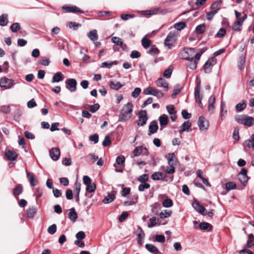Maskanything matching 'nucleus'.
Wrapping results in <instances>:
<instances>
[{"label":"nucleus","mask_w":254,"mask_h":254,"mask_svg":"<svg viewBox=\"0 0 254 254\" xmlns=\"http://www.w3.org/2000/svg\"><path fill=\"white\" fill-rule=\"evenodd\" d=\"M124 86L123 84H122L120 82L117 81L114 82L113 81H110V87L111 88L115 90H118L121 88H122Z\"/></svg>","instance_id":"29"},{"label":"nucleus","mask_w":254,"mask_h":254,"mask_svg":"<svg viewBox=\"0 0 254 254\" xmlns=\"http://www.w3.org/2000/svg\"><path fill=\"white\" fill-rule=\"evenodd\" d=\"M125 161V157L123 155L118 156L116 158V163L118 165H123L124 166Z\"/></svg>","instance_id":"59"},{"label":"nucleus","mask_w":254,"mask_h":254,"mask_svg":"<svg viewBox=\"0 0 254 254\" xmlns=\"http://www.w3.org/2000/svg\"><path fill=\"white\" fill-rule=\"evenodd\" d=\"M197 125L201 132H206L209 126V121L203 116L198 118Z\"/></svg>","instance_id":"5"},{"label":"nucleus","mask_w":254,"mask_h":254,"mask_svg":"<svg viewBox=\"0 0 254 254\" xmlns=\"http://www.w3.org/2000/svg\"><path fill=\"white\" fill-rule=\"evenodd\" d=\"M159 121L160 125V129L162 130L164 127L168 125L169 120L167 115L163 114L159 118Z\"/></svg>","instance_id":"16"},{"label":"nucleus","mask_w":254,"mask_h":254,"mask_svg":"<svg viewBox=\"0 0 254 254\" xmlns=\"http://www.w3.org/2000/svg\"><path fill=\"white\" fill-rule=\"evenodd\" d=\"M81 189V184L80 183L76 182L74 184V191L75 192V194H79Z\"/></svg>","instance_id":"62"},{"label":"nucleus","mask_w":254,"mask_h":254,"mask_svg":"<svg viewBox=\"0 0 254 254\" xmlns=\"http://www.w3.org/2000/svg\"><path fill=\"white\" fill-rule=\"evenodd\" d=\"M173 204V201L170 198H167L165 199L162 205L164 207L168 208L171 207Z\"/></svg>","instance_id":"48"},{"label":"nucleus","mask_w":254,"mask_h":254,"mask_svg":"<svg viewBox=\"0 0 254 254\" xmlns=\"http://www.w3.org/2000/svg\"><path fill=\"white\" fill-rule=\"evenodd\" d=\"M205 28V25L201 24L196 26L195 31L197 34H202L204 32Z\"/></svg>","instance_id":"39"},{"label":"nucleus","mask_w":254,"mask_h":254,"mask_svg":"<svg viewBox=\"0 0 254 254\" xmlns=\"http://www.w3.org/2000/svg\"><path fill=\"white\" fill-rule=\"evenodd\" d=\"M246 143L249 148L253 147L254 146V134L251 135L250 139L247 140Z\"/></svg>","instance_id":"54"},{"label":"nucleus","mask_w":254,"mask_h":254,"mask_svg":"<svg viewBox=\"0 0 254 254\" xmlns=\"http://www.w3.org/2000/svg\"><path fill=\"white\" fill-rule=\"evenodd\" d=\"M37 213V209L35 206L28 208L26 211V214L28 218H33Z\"/></svg>","instance_id":"28"},{"label":"nucleus","mask_w":254,"mask_h":254,"mask_svg":"<svg viewBox=\"0 0 254 254\" xmlns=\"http://www.w3.org/2000/svg\"><path fill=\"white\" fill-rule=\"evenodd\" d=\"M57 231V225L54 224L48 228V232L51 235H54Z\"/></svg>","instance_id":"57"},{"label":"nucleus","mask_w":254,"mask_h":254,"mask_svg":"<svg viewBox=\"0 0 254 254\" xmlns=\"http://www.w3.org/2000/svg\"><path fill=\"white\" fill-rule=\"evenodd\" d=\"M168 155V162L169 166L175 167L176 157L174 153H169Z\"/></svg>","instance_id":"27"},{"label":"nucleus","mask_w":254,"mask_h":254,"mask_svg":"<svg viewBox=\"0 0 254 254\" xmlns=\"http://www.w3.org/2000/svg\"><path fill=\"white\" fill-rule=\"evenodd\" d=\"M112 41L113 43L117 45L120 46H125L126 47V45L123 44V42L122 40L117 37H113L112 39Z\"/></svg>","instance_id":"41"},{"label":"nucleus","mask_w":254,"mask_h":254,"mask_svg":"<svg viewBox=\"0 0 254 254\" xmlns=\"http://www.w3.org/2000/svg\"><path fill=\"white\" fill-rule=\"evenodd\" d=\"M246 106L247 105L245 103H240L236 106V110L237 112H241L246 108Z\"/></svg>","instance_id":"58"},{"label":"nucleus","mask_w":254,"mask_h":254,"mask_svg":"<svg viewBox=\"0 0 254 254\" xmlns=\"http://www.w3.org/2000/svg\"><path fill=\"white\" fill-rule=\"evenodd\" d=\"M26 175L31 186H36L38 184V179L35 177L34 174L27 171Z\"/></svg>","instance_id":"18"},{"label":"nucleus","mask_w":254,"mask_h":254,"mask_svg":"<svg viewBox=\"0 0 254 254\" xmlns=\"http://www.w3.org/2000/svg\"><path fill=\"white\" fill-rule=\"evenodd\" d=\"M13 84L14 81L12 79L6 77L2 78L0 81V86L1 87H4L5 89H9L11 88Z\"/></svg>","instance_id":"11"},{"label":"nucleus","mask_w":254,"mask_h":254,"mask_svg":"<svg viewBox=\"0 0 254 254\" xmlns=\"http://www.w3.org/2000/svg\"><path fill=\"white\" fill-rule=\"evenodd\" d=\"M149 179L148 175V174H143L142 175L140 176L138 179L137 180L142 183H145L146 181H147Z\"/></svg>","instance_id":"56"},{"label":"nucleus","mask_w":254,"mask_h":254,"mask_svg":"<svg viewBox=\"0 0 254 254\" xmlns=\"http://www.w3.org/2000/svg\"><path fill=\"white\" fill-rule=\"evenodd\" d=\"M162 174L159 172L153 173L151 176L152 179L154 181L161 180Z\"/></svg>","instance_id":"47"},{"label":"nucleus","mask_w":254,"mask_h":254,"mask_svg":"<svg viewBox=\"0 0 254 254\" xmlns=\"http://www.w3.org/2000/svg\"><path fill=\"white\" fill-rule=\"evenodd\" d=\"M141 44L144 48L147 49L150 46L151 41L150 40L143 37L141 40Z\"/></svg>","instance_id":"45"},{"label":"nucleus","mask_w":254,"mask_h":254,"mask_svg":"<svg viewBox=\"0 0 254 254\" xmlns=\"http://www.w3.org/2000/svg\"><path fill=\"white\" fill-rule=\"evenodd\" d=\"M100 108V105L98 103L94 104L93 105L88 106V109L90 111L93 113L96 112Z\"/></svg>","instance_id":"53"},{"label":"nucleus","mask_w":254,"mask_h":254,"mask_svg":"<svg viewBox=\"0 0 254 254\" xmlns=\"http://www.w3.org/2000/svg\"><path fill=\"white\" fill-rule=\"evenodd\" d=\"M68 215L69 219L73 222H75L78 218L77 214L73 207L69 209Z\"/></svg>","instance_id":"23"},{"label":"nucleus","mask_w":254,"mask_h":254,"mask_svg":"<svg viewBox=\"0 0 254 254\" xmlns=\"http://www.w3.org/2000/svg\"><path fill=\"white\" fill-rule=\"evenodd\" d=\"M147 53L152 56H157L159 53V50L155 45H153Z\"/></svg>","instance_id":"37"},{"label":"nucleus","mask_w":254,"mask_h":254,"mask_svg":"<svg viewBox=\"0 0 254 254\" xmlns=\"http://www.w3.org/2000/svg\"><path fill=\"white\" fill-rule=\"evenodd\" d=\"M118 64V61H114L113 62H105L101 64V67L102 68L106 67L108 68H110L112 65H117Z\"/></svg>","instance_id":"31"},{"label":"nucleus","mask_w":254,"mask_h":254,"mask_svg":"<svg viewBox=\"0 0 254 254\" xmlns=\"http://www.w3.org/2000/svg\"><path fill=\"white\" fill-rule=\"evenodd\" d=\"M21 115H22V112L21 111V110H19V109H17L15 111V112L14 113V115H13L14 120L15 121L18 122L20 119Z\"/></svg>","instance_id":"51"},{"label":"nucleus","mask_w":254,"mask_h":254,"mask_svg":"<svg viewBox=\"0 0 254 254\" xmlns=\"http://www.w3.org/2000/svg\"><path fill=\"white\" fill-rule=\"evenodd\" d=\"M238 179L239 180L241 184H242L244 186H246L247 184L248 183V181L249 179V178L248 176H242L238 175Z\"/></svg>","instance_id":"42"},{"label":"nucleus","mask_w":254,"mask_h":254,"mask_svg":"<svg viewBox=\"0 0 254 254\" xmlns=\"http://www.w3.org/2000/svg\"><path fill=\"white\" fill-rule=\"evenodd\" d=\"M254 236L253 234H250L248 236V240L247 242V247L249 248H251L253 246H254Z\"/></svg>","instance_id":"38"},{"label":"nucleus","mask_w":254,"mask_h":254,"mask_svg":"<svg viewBox=\"0 0 254 254\" xmlns=\"http://www.w3.org/2000/svg\"><path fill=\"white\" fill-rule=\"evenodd\" d=\"M202 230H207L208 232H210L212 230V226L207 222H200L199 224V228Z\"/></svg>","instance_id":"22"},{"label":"nucleus","mask_w":254,"mask_h":254,"mask_svg":"<svg viewBox=\"0 0 254 254\" xmlns=\"http://www.w3.org/2000/svg\"><path fill=\"white\" fill-rule=\"evenodd\" d=\"M65 87L71 92H74L76 90L77 81L74 78L67 79L65 81Z\"/></svg>","instance_id":"7"},{"label":"nucleus","mask_w":254,"mask_h":254,"mask_svg":"<svg viewBox=\"0 0 254 254\" xmlns=\"http://www.w3.org/2000/svg\"><path fill=\"white\" fill-rule=\"evenodd\" d=\"M236 188L235 183L232 182H229L226 184V189L228 191L235 189Z\"/></svg>","instance_id":"55"},{"label":"nucleus","mask_w":254,"mask_h":254,"mask_svg":"<svg viewBox=\"0 0 254 254\" xmlns=\"http://www.w3.org/2000/svg\"><path fill=\"white\" fill-rule=\"evenodd\" d=\"M151 207V212L155 215H159V209L161 207L160 203L158 202H156L152 204Z\"/></svg>","instance_id":"32"},{"label":"nucleus","mask_w":254,"mask_h":254,"mask_svg":"<svg viewBox=\"0 0 254 254\" xmlns=\"http://www.w3.org/2000/svg\"><path fill=\"white\" fill-rule=\"evenodd\" d=\"M192 206L197 212L202 215L205 216L207 214L206 209L202 205H200L196 199H194V201H193Z\"/></svg>","instance_id":"9"},{"label":"nucleus","mask_w":254,"mask_h":254,"mask_svg":"<svg viewBox=\"0 0 254 254\" xmlns=\"http://www.w3.org/2000/svg\"><path fill=\"white\" fill-rule=\"evenodd\" d=\"M150 187V185L149 184L144 183L141 184L138 186V190L140 191H143L145 189H148Z\"/></svg>","instance_id":"60"},{"label":"nucleus","mask_w":254,"mask_h":254,"mask_svg":"<svg viewBox=\"0 0 254 254\" xmlns=\"http://www.w3.org/2000/svg\"><path fill=\"white\" fill-rule=\"evenodd\" d=\"M143 93L145 95H152L159 98H161L164 96V93L161 91L151 86L144 89Z\"/></svg>","instance_id":"3"},{"label":"nucleus","mask_w":254,"mask_h":254,"mask_svg":"<svg viewBox=\"0 0 254 254\" xmlns=\"http://www.w3.org/2000/svg\"><path fill=\"white\" fill-rule=\"evenodd\" d=\"M0 110L4 114H8L10 111V108L9 105L2 106L0 107Z\"/></svg>","instance_id":"64"},{"label":"nucleus","mask_w":254,"mask_h":254,"mask_svg":"<svg viewBox=\"0 0 254 254\" xmlns=\"http://www.w3.org/2000/svg\"><path fill=\"white\" fill-rule=\"evenodd\" d=\"M96 188V185L94 183H91L86 186V190L88 192H93L95 191Z\"/></svg>","instance_id":"52"},{"label":"nucleus","mask_w":254,"mask_h":254,"mask_svg":"<svg viewBox=\"0 0 254 254\" xmlns=\"http://www.w3.org/2000/svg\"><path fill=\"white\" fill-rule=\"evenodd\" d=\"M63 9L67 12L83 13V11L76 6H63Z\"/></svg>","instance_id":"17"},{"label":"nucleus","mask_w":254,"mask_h":254,"mask_svg":"<svg viewBox=\"0 0 254 254\" xmlns=\"http://www.w3.org/2000/svg\"><path fill=\"white\" fill-rule=\"evenodd\" d=\"M147 120V111L146 110H141L139 112L138 115V120L137 125L139 126H143L146 124Z\"/></svg>","instance_id":"10"},{"label":"nucleus","mask_w":254,"mask_h":254,"mask_svg":"<svg viewBox=\"0 0 254 254\" xmlns=\"http://www.w3.org/2000/svg\"><path fill=\"white\" fill-rule=\"evenodd\" d=\"M145 248L147 251L153 254H162L157 247L153 245L149 244H146Z\"/></svg>","instance_id":"21"},{"label":"nucleus","mask_w":254,"mask_h":254,"mask_svg":"<svg viewBox=\"0 0 254 254\" xmlns=\"http://www.w3.org/2000/svg\"><path fill=\"white\" fill-rule=\"evenodd\" d=\"M235 119L238 124L246 126L252 127L254 125V118L246 115H237Z\"/></svg>","instance_id":"2"},{"label":"nucleus","mask_w":254,"mask_h":254,"mask_svg":"<svg viewBox=\"0 0 254 254\" xmlns=\"http://www.w3.org/2000/svg\"><path fill=\"white\" fill-rule=\"evenodd\" d=\"M176 41V36L174 33L170 32L164 41V45L170 49Z\"/></svg>","instance_id":"8"},{"label":"nucleus","mask_w":254,"mask_h":254,"mask_svg":"<svg viewBox=\"0 0 254 254\" xmlns=\"http://www.w3.org/2000/svg\"><path fill=\"white\" fill-rule=\"evenodd\" d=\"M23 187L21 184H17L13 190V195L17 198L18 196L23 192Z\"/></svg>","instance_id":"26"},{"label":"nucleus","mask_w":254,"mask_h":254,"mask_svg":"<svg viewBox=\"0 0 254 254\" xmlns=\"http://www.w3.org/2000/svg\"><path fill=\"white\" fill-rule=\"evenodd\" d=\"M191 124L189 121L185 122L182 126V128L180 130V133L181 134L185 131H189V128L191 127Z\"/></svg>","instance_id":"33"},{"label":"nucleus","mask_w":254,"mask_h":254,"mask_svg":"<svg viewBox=\"0 0 254 254\" xmlns=\"http://www.w3.org/2000/svg\"><path fill=\"white\" fill-rule=\"evenodd\" d=\"M140 53L136 50L132 51L130 55V57L132 59H137L140 57Z\"/></svg>","instance_id":"63"},{"label":"nucleus","mask_w":254,"mask_h":254,"mask_svg":"<svg viewBox=\"0 0 254 254\" xmlns=\"http://www.w3.org/2000/svg\"><path fill=\"white\" fill-rule=\"evenodd\" d=\"M133 105L131 103L125 105L119 117V122H125L128 121L132 116Z\"/></svg>","instance_id":"1"},{"label":"nucleus","mask_w":254,"mask_h":254,"mask_svg":"<svg viewBox=\"0 0 254 254\" xmlns=\"http://www.w3.org/2000/svg\"><path fill=\"white\" fill-rule=\"evenodd\" d=\"M156 218L155 217H153L149 219L150 222L148 224V227L149 228H152L157 225L156 222Z\"/></svg>","instance_id":"61"},{"label":"nucleus","mask_w":254,"mask_h":254,"mask_svg":"<svg viewBox=\"0 0 254 254\" xmlns=\"http://www.w3.org/2000/svg\"><path fill=\"white\" fill-rule=\"evenodd\" d=\"M247 18V14H244L241 19L237 20L232 26V29L235 31H240V26L243 24L244 20Z\"/></svg>","instance_id":"14"},{"label":"nucleus","mask_w":254,"mask_h":254,"mask_svg":"<svg viewBox=\"0 0 254 254\" xmlns=\"http://www.w3.org/2000/svg\"><path fill=\"white\" fill-rule=\"evenodd\" d=\"M64 79V76L63 74L61 72H58L53 75L52 82H59L63 81Z\"/></svg>","instance_id":"25"},{"label":"nucleus","mask_w":254,"mask_h":254,"mask_svg":"<svg viewBox=\"0 0 254 254\" xmlns=\"http://www.w3.org/2000/svg\"><path fill=\"white\" fill-rule=\"evenodd\" d=\"M216 63V61L214 58H209L203 65V69L205 73H210L212 72L213 66Z\"/></svg>","instance_id":"6"},{"label":"nucleus","mask_w":254,"mask_h":254,"mask_svg":"<svg viewBox=\"0 0 254 254\" xmlns=\"http://www.w3.org/2000/svg\"><path fill=\"white\" fill-rule=\"evenodd\" d=\"M88 37L91 41H96L98 39L97 31L96 30H93L90 31L88 34Z\"/></svg>","instance_id":"35"},{"label":"nucleus","mask_w":254,"mask_h":254,"mask_svg":"<svg viewBox=\"0 0 254 254\" xmlns=\"http://www.w3.org/2000/svg\"><path fill=\"white\" fill-rule=\"evenodd\" d=\"M187 26V24L185 22H179L176 23L174 27L178 30L181 31L184 29Z\"/></svg>","instance_id":"44"},{"label":"nucleus","mask_w":254,"mask_h":254,"mask_svg":"<svg viewBox=\"0 0 254 254\" xmlns=\"http://www.w3.org/2000/svg\"><path fill=\"white\" fill-rule=\"evenodd\" d=\"M8 15L7 14H2L0 16V25L4 26L8 23Z\"/></svg>","instance_id":"30"},{"label":"nucleus","mask_w":254,"mask_h":254,"mask_svg":"<svg viewBox=\"0 0 254 254\" xmlns=\"http://www.w3.org/2000/svg\"><path fill=\"white\" fill-rule=\"evenodd\" d=\"M158 129L157 122L156 121H153L151 122L149 126V131L150 134H153L157 132Z\"/></svg>","instance_id":"24"},{"label":"nucleus","mask_w":254,"mask_h":254,"mask_svg":"<svg viewBox=\"0 0 254 254\" xmlns=\"http://www.w3.org/2000/svg\"><path fill=\"white\" fill-rule=\"evenodd\" d=\"M172 211L168 210H165L164 212H161L159 213L160 218L163 219L170 217L172 214Z\"/></svg>","instance_id":"43"},{"label":"nucleus","mask_w":254,"mask_h":254,"mask_svg":"<svg viewBox=\"0 0 254 254\" xmlns=\"http://www.w3.org/2000/svg\"><path fill=\"white\" fill-rule=\"evenodd\" d=\"M138 196L137 195H134L132 196L131 200H129V201H125L124 202L125 205H131L133 204H135L137 202Z\"/></svg>","instance_id":"34"},{"label":"nucleus","mask_w":254,"mask_h":254,"mask_svg":"<svg viewBox=\"0 0 254 254\" xmlns=\"http://www.w3.org/2000/svg\"><path fill=\"white\" fill-rule=\"evenodd\" d=\"M194 48H189L187 50H183L180 52V56L183 59L188 60L189 61H192L193 57L192 56L191 53L194 54L195 53Z\"/></svg>","instance_id":"4"},{"label":"nucleus","mask_w":254,"mask_h":254,"mask_svg":"<svg viewBox=\"0 0 254 254\" xmlns=\"http://www.w3.org/2000/svg\"><path fill=\"white\" fill-rule=\"evenodd\" d=\"M222 3V1L221 0H217L214 1L210 6L211 9H215L217 10L220 9V6Z\"/></svg>","instance_id":"49"},{"label":"nucleus","mask_w":254,"mask_h":254,"mask_svg":"<svg viewBox=\"0 0 254 254\" xmlns=\"http://www.w3.org/2000/svg\"><path fill=\"white\" fill-rule=\"evenodd\" d=\"M20 29V26L18 23L15 22L12 23L10 27V29L13 32H16Z\"/></svg>","instance_id":"50"},{"label":"nucleus","mask_w":254,"mask_h":254,"mask_svg":"<svg viewBox=\"0 0 254 254\" xmlns=\"http://www.w3.org/2000/svg\"><path fill=\"white\" fill-rule=\"evenodd\" d=\"M173 70V67L171 66H169L168 68L164 71L163 74V77L166 78H170L172 75Z\"/></svg>","instance_id":"40"},{"label":"nucleus","mask_w":254,"mask_h":254,"mask_svg":"<svg viewBox=\"0 0 254 254\" xmlns=\"http://www.w3.org/2000/svg\"><path fill=\"white\" fill-rule=\"evenodd\" d=\"M194 94L196 102L197 103L199 106L200 108H202V103L201 102V100L202 99V94H200V92L194 93Z\"/></svg>","instance_id":"36"},{"label":"nucleus","mask_w":254,"mask_h":254,"mask_svg":"<svg viewBox=\"0 0 254 254\" xmlns=\"http://www.w3.org/2000/svg\"><path fill=\"white\" fill-rule=\"evenodd\" d=\"M50 156L54 161L58 160L60 156V150L58 147L53 148L49 151Z\"/></svg>","instance_id":"13"},{"label":"nucleus","mask_w":254,"mask_h":254,"mask_svg":"<svg viewBox=\"0 0 254 254\" xmlns=\"http://www.w3.org/2000/svg\"><path fill=\"white\" fill-rule=\"evenodd\" d=\"M133 153L134 156L136 157L140 155L142 153L148 155V151L146 147H143L142 146H139L136 147L134 148L133 151Z\"/></svg>","instance_id":"12"},{"label":"nucleus","mask_w":254,"mask_h":254,"mask_svg":"<svg viewBox=\"0 0 254 254\" xmlns=\"http://www.w3.org/2000/svg\"><path fill=\"white\" fill-rule=\"evenodd\" d=\"M166 109L170 115L176 114L177 111L173 105H169L166 106Z\"/></svg>","instance_id":"46"},{"label":"nucleus","mask_w":254,"mask_h":254,"mask_svg":"<svg viewBox=\"0 0 254 254\" xmlns=\"http://www.w3.org/2000/svg\"><path fill=\"white\" fill-rule=\"evenodd\" d=\"M5 156L8 160L14 161L17 157V154L14 151L6 150Z\"/></svg>","instance_id":"20"},{"label":"nucleus","mask_w":254,"mask_h":254,"mask_svg":"<svg viewBox=\"0 0 254 254\" xmlns=\"http://www.w3.org/2000/svg\"><path fill=\"white\" fill-rule=\"evenodd\" d=\"M156 84L159 87H163L164 89V90L165 91H167L168 90V83L167 81L164 79V78L162 77L159 78L156 81Z\"/></svg>","instance_id":"15"},{"label":"nucleus","mask_w":254,"mask_h":254,"mask_svg":"<svg viewBox=\"0 0 254 254\" xmlns=\"http://www.w3.org/2000/svg\"><path fill=\"white\" fill-rule=\"evenodd\" d=\"M116 191L112 190L110 193L108 192L107 196L103 200L104 203L107 204L112 202L115 198Z\"/></svg>","instance_id":"19"}]
</instances>
